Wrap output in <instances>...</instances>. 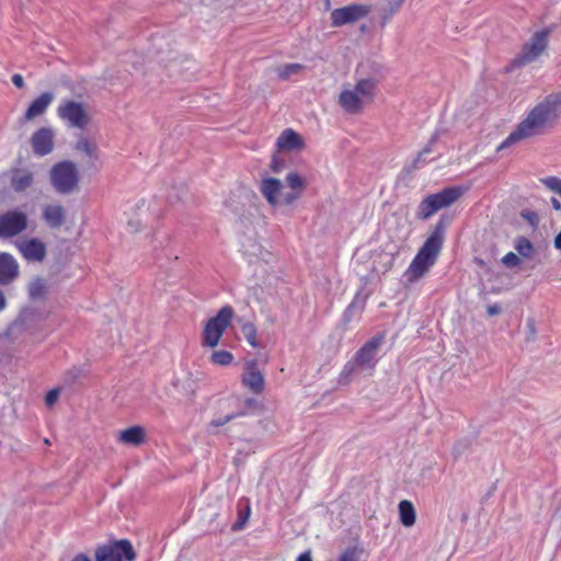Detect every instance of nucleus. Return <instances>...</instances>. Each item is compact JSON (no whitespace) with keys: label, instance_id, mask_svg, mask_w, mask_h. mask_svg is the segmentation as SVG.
<instances>
[{"label":"nucleus","instance_id":"obj_20","mask_svg":"<svg viewBox=\"0 0 561 561\" xmlns=\"http://www.w3.org/2000/svg\"><path fill=\"white\" fill-rule=\"evenodd\" d=\"M276 145L280 150H297L304 147V140L298 133L287 128L277 138Z\"/></svg>","mask_w":561,"mask_h":561},{"label":"nucleus","instance_id":"obj_4","mask_svg":"<svg viewBox=\"0 0 561 561\" xmlns=\"http://www.w3.org/2000/svg\"><path fill=\"white\" fill-rule=\"evenodd\" d=\"M467 187L454 185L444 187L442 191L426 196L417 207L416 217L422 220L428 219L439 209L456 203L466 192Z\"/></svg>","mask_w":561,"mask_h":561},{"label":"nucleus","instance_id":"obj_47","mask_svg":"<svg viewBox=\"0 0 561 561\" xmlns=\"http://www.w3.org/2000/svg\"><path fill=\"white\" fill-rule=\"evenodd\" d=\"M296 561H312L310 551H305L299 554Z\"/></svg>","mask_w":561,"mask_h":561},{"label":"nucleus","instance_id":"obj_9","mask_svg":"<svg viewBox=\"0 0 561 561\" xmlns=\"http://www.w3.org/2000/svg\"><path fill=\"white\" fill-rule=\"evenodd\" d=\"M28 224L25 211L14 208L0 215V238L9 239L22 233Z\"/></svg>","mask_w":561,"mask_h":561},{"label":"nucleus","instance_id":"obj_7","mask_svg":"<svg viewBox=\"0 0 561 561\" xmlns=\"http://www.w3.org/2000/svg\"><path fill=\"white\" fill-rule=\"evenodd\" d=\"M50 182L58 193H71L79 183L77 165L68 160L56 163L50 170Z\"/></svg>","mask_w":561,"mask_h":561},{"label":"nucleus","instance_id":"obj_42","mask_svg":"<svg viewBox=\"0 0 561 561\" xmlns=\"http://www.w3.org/2000/svg\"><path fill=\"white\" fill-rule=\"evenodd\" d=\"M59 397V390L58 389H51L50 391H48L47 396H46V404L48 407L53 405L57 399Z\"/></svg>","mask_w":561,"mask_h":561},{"label":"nucleus","instance_id":"obj_37","mask_svg":"<svg viewBox=\"0 0 561 561\" xmlns=\"http://www.w3.org/2000/svg\"><path fill=\"white\" fill-rule=\"evenodd\" d=\"M286 181H287L288 186L293 191H296V190L301 191L304 188V180L301 179V176L298 173H295V172L288 173L286 176Z\"/></svg>","mask_w":561,"mask_h":561},{"label":"nucleus","instance_id":"obj_27","mask_svg":"<svg viewBox=\"0 0 561 561\" xmlns=\"http://www.w3.org/2000/svg\"><path fill=\"white\" fill-rule=\"evenodd\" d=\"M399 517L404 527H411L415 524L416 513L413 504L408 500H402L399 503Z\"/></svg>","mask_w":561,"mask_h":561},{"label":"nucleus","instance_id":"obj_35","mask_svg":"<svg viewBox=\"0 0 561 561\" xmlns=\"http://www.w3.org/2000/svg\"><path fill=\"white\" fill-rule=\"evenodd\" d=\"M363 549L359 547L347 548L339 558V561H360Z\"/></svg>","mask_w":561,"mask_h":561},{"label":"nucleus","instance_id":"obj_30","mask_svg":"<svg viewBox=\"0 0 561 561\" xmlns=\"http://www.w3.org/2000/svg\"><path fill=\"white\" fill-rule=\"evenodd\" d=\"M236 410L233 412H243L244 416L252 414L257 409V401L253 398H234Z\"/></svg>","mask_w":561,"mask_h":561},{"label":"nucleus","instance_id":"obj_5","mask_svg":"<svg viewBox=\"0 0 561 561\" xmlns=\"http://www.w3.org/2000/svg\"><path fill=\"white\" fill-rule=\"evenodd\" d=\"M549 31L540 30L533 34L522 50L511 61L507 70L522 68L536 61L548 46Z\"/></svg>","mask_w":561,"mask_h":561},{"label":"nucleus","instance_id":"obj_28","mask_svg":"<svg viewBox=\"0 0 561 561\" xmlns=\"http://www.w3.org/2000/svg\"><path fill=\"white\" fill-rule=\"evenodd\" d=\"M48 287L44 278L36 277L28 284V296L33 300L44 299Z\"/></svg>","mask_w":561,"mask_h":561},{"label":"nucleus","instance_id":"obj_11","mask_svg":"<svg viewBox=\"0 0 561 561\" xmlns=\"http://www.w3.org/2000/svg\"><path fill=\"white\" fill-rule=\"evenodd\" d=\"M371 12V5L364 3H352L331 12L332 26L340 27L345 24L355 23L366 18Z\"/></svg>","mask_w":561,"mask_h":561},{"label":"nucleus","instance_id":"obj_40","mask_svg":"<svg viewBox=\"0 0 561 561\" xmlns=\"http://www.w3.org/2000/svg\"><path fill=\"white\" fill-rule=\"evenodd\" d=\"M249 514H250V508L249 507L247 508L245 513H241L240 512L237 522L232 525V530H240V529H242L244 527L245 523L248 522Z\"/></svg>","mask_w":561,"mask_h":561},{"label":"nucleus","instance_id":"obj_14","mask_svg":"<svg viewBox=\"0 0 561 561\" xmlns=\"http://www.w3.org/2000/svg\"><path fill=\"white\" fill-rule=\"evenodd\" d=\"M75 149L84 156L87 169L93 171H98L100 169V151L94 141L85 137H80L76 142Z\"/></svg>","mask_w":561,"mask_h":561},{"label":"nucleus","instance_id":"obj_6","mask_svg":"<svg viewBox=\"0 0 561 561\" xmlns=\"http://www.w3.org/2000/svg\"><path fill=\"white\" fill-rule=\"evenodd\" d=\"M233 317V308L229 305L219 309L217 314L210 318L203 331V345L207 347H215L218 345L222 334L230 325Z\"/></svg>","mask_w":561,"mask_h":561},{"label":"nucleus","instance_id":"obj_38","mask_svg":"<svg viewBox=\"0 0 561 561\" xmlns=\"http://www.w3.org/2000/svg\"><path fill=\"white\" fill-rule=\"evenodd\" d=\"M501 262L503 265H505L506 267H517L520 265L522 263V260L520 257L514 253V252H508L506 253L502 259H501Z\"/></svg>","mask_w":561,"mask_h":561},{"label":"nucleus","instance_id":"obj_52","mask_svg":"<svg viewBox=\"0 0 561 561\" xmlns=\"http://www.w3.org/2000/svg\"><path fill=\"white\" fill-rule=\"evenodd\" d=\"M528 325L530 328L531 334H534L535 333V324H534V322L529 320L528 321Z\"/></svg>","mask_w":561,"mask_h":561},{"label":"nucleus","instance_id":"obj_19","mask_svg":"<svg viewBox=\"0 0 561 561\" xmlns=\"http://www.w3.org/2000/svg\"><path fill=\"white\" fill-rule=\"evenodd\" d=\"M43 218L48 227L57 229L61 227L66 220V210L58 204L46 205L43 209Z\"/></svg>","mask_w":561,"mask_h":561},{"label":"nucleus","instance_id":"obj_48","mask_svg":"<svg viewBox=\"0 0 561 561\" xmlns=\"http://www.w3.org/2000/svg\"><path fill=\"white\" fill-rule=\"evenodd\" d=\"M71 561H91V559L84 553H78Z\"/></svg>","mask_w":561,"mask_h":561},{"label":"nucleus","instance_id":"obj_33","mask_svg":"<svg viewBox=\"0 0 561 561\" xmlns=\"http://www.w3.org/2000/svg\"><path fill=\"white\" fill-rule=\"evenodd\" d=\"M233 355L229 351L220 350L215 351L210 356V362L219 366H228L232 363Z\"/></svg>","mask_w":561,"mask_h":561},{"label":"nucleus","instance_id":"obj_12","mask_svg":"<svg viewBox=\"0 0 561 561\" xmlns=\"http://www.w3.org/2000/svg\"><path fill=\"white\" fill-rule=\"evenodd\" d=\"M242 385L254 394H260L265 389V379L262 371L259 369L257 362L252 359L244 364L243 373L241 375Z\"/></svg>","mask_w":561,"mask_h":561},{"label":"nucleus","instance_id":"obj_31","mask_svg":"<svg viewBox=\"0 0 561 561\" xmlns=\"http://www.w3.org/2000/svg\"><path fill=\"white\" fill-rule=\"evenodd\" d=\"M241 332L247 340V342L254 348L259 347V342L256 339L257 331L255 325L252 322H245L241 327Z\"/></svg>","mask_w":561,"mask_h":561},{"label":"nucleus","instance_id":"obj_18","mask_svg":"<svg viewBox=\"0 0 561 561\" xmlns=\"http://www.w3.org/2000/svg\"><path fill=\"white\" fill-rule=\"evenodd\" d=\"M53 100L54 94L51 92L42 93L30 104L24 113V119L32 121L35 117L43 115L51 104Z\"/></svg>","mask_w":561,"mask_h":561},{"label":"nucleus","instance_id":"obj_16","mask_svg":"<svg viewBox=\"0 0 561 561\" xmlns=\"http://www.w3.org/2000/svg\"><path fill=\"white\" fill-rule=\"evenodd\" d=\"M19 275V264L9 253H0V284L8 285Z\"/></svg>","mask_w":561,"mask_h":561},{"label":"nucleus","instance_id":"obj_15","mask_svg":"<svg viewBox=\"0 0 561 561\" xmlns=\"http://www.w3.org/2000/svg\"><path fill=\"white\" fill-rule=\"evenodd\" d=\"M19 250L24 259L30 262H43L46 257V245L36 238L21 241L19 243Z\"/></svg>","mask_w":561,"mask_h":561},{"label":"nucleus","instance_id":"obj_25","mask_svg":"<svg viewBox=\"0 0 561 561\" xmlns=\"http://www.w3.org/2000/svg\"><path fill=\"white\" fill-rule=\"evenodd\" d=\"M375 81L371 79H362L359 80L352 91L359 99L360 104L364 106L365 103L371 101L375 93Z\"/></svg>","mask_w":561,"mask_h":561},{"label":"nucleus","instance_id":"obj_36","mask_svg":"<svg viewBox=\"0 0 561 561\" xmlns=\"http://www.w3.org/2000/svg\"><path fill=\"white\" fill-rule=\"evenodd\" d=\"M242 416H244L243 412H231V413L226 414L225 416H219V417L213 419L210 421V426L220 427V426H224L225 424H227L228 422H230L237 417H242Z\"/></svg>","mask_w":561,"mask_h":561},{"label":"nucleus","instance_id":"obj_26","mask_svg":"<svg viewBox=\"0 0 561 561\" xmlns=\"http://www.w3.org/2000/svg\"><path fill=\"white\" fill-rule=\"evenodd\" d=\"M119 440L127 445L138 446L145 442V431L141 426H131L121 432Z\"/></svg>","mask_w":561,"mask_h":561},{"label":"nucleus","instance_id":"obj_17","mask_svg":"<svg viewBox=\"0 0 561 561\" xmlns=\"http://www.w3.org/2000/svg\"><path fill=\"white\" fill-rule=\"evenodd\" d=\"M283 188V183L280 180L275 178H264L260 184V192L267 201V203L275 207L279 204V195Z\"/></svg>","mask_w":561,"mask_h":561},{"label":"nucleus","instance_id":"obj_8","mask_svg":"<svg viewBox=\"0 0 561 561\" xmlns=\"http://www.w3.org/2000/svg\"><path fill=\"white\" fill-rule=\"evenodd\" d=\"M136 551L128 539L102 545L95 550V561H135Z\"/></svg>","mask_w":561,"mask_h":561},{"label":"nucleus","instance_id":"obj_44","mask_svg":"<svg viewBox=\"0 0 561 561\" xmlns=\"http://www.w3.org/2000/svg\"><path fill=\"white\" fill-rule=\"evenodd\" d=\"M11 80L18 89H22L24 87V79L20 73H14Z\"/></svg>","mask_w":561,"mask_h":561},{"label":"nucleus","instance_id":"obj_46","mask_svg":"<svg viewBox=\"0 0 561 561\" xmlns=\"http://www.w3.org/2000/svg\"><path fill=\"white\" fill-rule=\"evenodd\" d=\"M486 312L489 316H496L501 312V307L499 305H491L488 307Z\"/></svg>","mask_w":561,"mask_h":561},{"label":"nucleus","instance_id":"obj_39","mask_svg":"<svg viewBox=\"0 0 561 561\" xmlns=\"http://www.w3.org/2000/svg\"><path fill=\"white\" fill-rule=\"evenodd\" d=\"M470 442L468 439L458 440L453 447L455 457H459L465 450L469 448Z\"/></svg>","mask_w":561,"mask_h":561},{"label":"nucleus","instance_id":"obj_49","mask_svg":"<svg viewBox=\"0 0 561 561\" xmlns=\"http://www.w3.org/2000/svg\"><path fill=\"white\" fill-rule=\"evenodd\" d=\"M551 205H552L553 209L561 210V203H560V201L558 198L552 197L551 198Z\"/></svg>","mask_w":561,"mask_h":561},{"label":"nucleus","instance_id":"obj_50","mask_svg":"<svg viewBox=\"0 0 561 561\" xmlns=\"http://www.w3.org/2000/svg\"><path fill=\"white\" fill-rule=\"evenodd\" d=\"M5 306H7L5 297H4L3 293L0 290V312L2 310H4Z\"/></svg>","mask_w":561,"mask_h":561},{"label":"nucleus","instance_id":"obj_22","mask_svg":"<svg viewBox=\"0 0 561 561\" xmlns=\"http://www.w3.org/2000/svg\"><path fill=\"white\" fill-rule=\"evenodd\" d=\"M367 297L358 291L351 304L346 307L343 313V322L348 324L354 319L358 318L360 313L364 311L366 306Z\"/></svg>","mask_w":561,"mask_h":561},{"label":"nucleus","instance_id":"obj_3","mask_svg":"<svg viewBox=\"0 0 561 561\" xmlns=\"http://www.w3.org/2000/svg\"><path fill=\"white\" fill-rule=\"evenodd\" d=\"M382 341V335H375L356 351L353 357L343 366L337 382L340 385H348L354 375L362 371H369L370 374L378 363V351Z\"/></svg>","mask_w":561,"mask_h":561},{"label":"nucleus","instance_id":"obj_51","mask_svg":"<svg viewBox=\"0 0 561 561\" xmlns=\"http://www.w3.org/2000/svg\"><path fill=\"white\" fill-rule=\"evenodd\" d=\"M554 248L561 250V231L554 238Z\"/></svg>","mask_w":561,"mask_h":561},{"label":"nucleus","instance_id":"obj_21","mask_svg":"<svg viewBox=\"0 0 561 561\" xmlns=\"http://www.w3.org/2000/svg\"><path fill=\"white\" fill-rule=\"evenodd\" d=\"M34 182L33 172L25 169L14 170L11 176L10 185L14 192H24Z\"/></svg>","mask_w":561,"mask_h":561},{"label":"nucleus","instance_id":"obj_23","mask_svg":"<svg viewBox=\"0 0 561 561\" xmlns=\"http://www.w3.org/2000/svg\"><path fill=\"white\" fill-rule=\"evenodd\" d=\"M339 104L348 114H357L363 110L359 99L352 89H344L340 93Z\"/></svg>","mask_w":561,"mask_h":561},{"label":"nucleus","instance_id":"obj_10","mask_svg":"<svg viewBox=\"0 0 561 561\" xmlns=\"http://www.w3.org/2000/svg\"><path fill=\"white\" fill-rule=\"evenodd\" d=\"M57 114L68 126L83 129L89 124V116L82 103L65 100L58 108Z\"/></svg>","mask_w":561,"mask_h":561},{"label":"nucleus","instance_id":"obj_32","mask_svg":"<svg viewBox=\"0 0 561 561\" xmlns=\"http://www.w3.org/2000/svg\"><path fill=\"white\" fill-rule=\"evenodd\" d=\"M304 69V66L297 62L286 64L277 68V76L282 80L289 79L293 75L298 73Z\"/></svg>","mask_w":561,"mask_h":561},{"label":"nucleus","instance_id":"obj_13","mask_svg":"<svg viewBox=\"0 0 561 561\" xmlns=\"http://www.w3.org/2000/svg\"><path fill=\"white\" fill-rule=\"evenodd\" d=\"M54 130L50 127L37 129L31 137V145L36 156L43 157L54 149Z\"/></svg>","mask_w":561,"mask_h":561},{"label":"nucleus","instance_id":"obj_45","mask_svg":"<svg viewBox=\"0 0 561 561\" xmlns=\"http://www.w3.org/2000/svg\"><path fill=\"white\" fill-rule=\"evenodd\" d=\"M300 193H288L284 196V203L286 205H290L293 204L298 197H299Z\"/></svg>","mask_w":561,"mask_h":561},{"label":"nucleus","instance_id":"obj_34","mask_svg":"<svg viewBox=\"0 0 561 561\" xmlns=\"http://www.w3.org/2000/svg\"><path fill=\"white\" fill-rule=\"evenodd\" d=\"M540 182L551 192L561 197V179L558 176H546L540 179Z\"/></svg>","mask_w":561,"mask_h":561},{"label":"nucleus","instance_id":"obj_29","mask_svg":"<svg viewBox=\"0 0 561 561\" xmlns=\"http://www.w3.org/2000/svg\"><path fill=\"white\" fill-rule=\"evenodd\" d=\"M514 249L517 251L518 255L524 259L533 257L535 253V247L526 237L519 236L514 241Z\"/></svg>","mask_w":561,"mask_h":561},{"label":"nucleus","instance_id":"obj_2","mask_svg":"<svg viewBox=\"0 0 561 561\" xmlns=\"http://www.w3.org/2000/svg\"><path fill=\"white\" fill-rule=\"evenodd\" d=\"M446 227L445 217H440L404 272L409 283L419 280L436 263L444 244Z\"/></svg>","mask_w":561,"mask_h":561},{"label":"nucleus","instance_id":"obj_41","mask_svg":"<svg viewBox=\"0 0 561 561\" xmlns=\"http://www.w3.org/2000/svg\"><path fill=\"white\" fill-rule=\"evenodd\" d=\"M436 141V138L433 137L430 144L419 153L417 158L414 160V165L419 167L424 163L423 157L432 151V145Z\"/></svg>","mask_w":561,"mask_h":561},{"label":"nucleus","instance_id":"obj_43","mask_svg":"<svg viewBox=\"0 0 561 561\" xmlns=\"http://www.w3.org/2000/svg\"><path fill=\"white\" fill-rule=\"evenodd\" d=\"M283 162L276 157V156H273L272 158V161H271V170L274 172V173H279L283 169Z\"/></svg>","mask_w":561,"mask_h":561},{"label":"nucleus","instance_id":"obj_53","mask_svg":"<svg viewBox=\"0 0 561 561\" xmlns=\"http://www.w3.org/2000/svg\"><path fill=\"white\" fill-rule=\"evenodd\" d=\"M529 220H531L533 218L536 219L537 218V215L535 213H530L529 216H526Z\"/></svg>","mask_w":561,"mask_h":561},{"label":"nucleus","instance_id":"obj_24","mask_svg":"<svg viewBox=\"0 0 561 561\" xmlns=\"http://www.w3.org/2000/svg\"><path fill=\"white\" fill-rule=\"evenodd\" d=\"M375 81L371 79H362L359 80L352 91L359 99L360 104L364 106L365 103L371 101L375 93Z\"/></svg>","mask_w":561,"mask_h":561},{"label":"nucleus","instance_id":"obj_1","mask_svg":"<svg viewBox=\"0 0 561 561\" xmlns=\"http://www.w3.org/2000/svg\"><path fill=\"white\" fill-rule=\"evenodd\" d=\"M561 116V92L551 93L533 106L525 117L500 144L497 151L523 140L545 135L552 129Z\"/></svg>","mask_w":561,"mask_h":561}]
</instances>
